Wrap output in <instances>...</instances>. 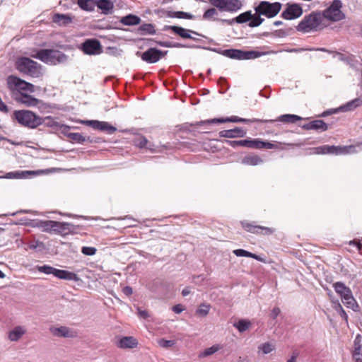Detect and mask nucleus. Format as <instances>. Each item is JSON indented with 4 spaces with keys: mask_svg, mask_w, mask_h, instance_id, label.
Here are the masks:
<instances>
[{
    "mask_svg": "<svg viewBox=\"0 0 362 362\" xmlns=\"http://www.w3.org/2000/svg\"><path fill=\"white\" fill-rule=\"evenodd\" d=\"M218 351V347L213 346L211 347L206 349L204 351L199 354V357L203 358L210 356Z\"/></svg>",
    "mask_w": 362,
    "mask_h": 362,
    "instance_id": "50",
    "label": "nucleus"
},
{
    "mask_svg": "<svg viewBox=\"0 0 362 362\" xmlns=\"http://www.w3.org/2000/svg\"><path fill=\"white\" fill-rule=\"evenodd\" d=\"M138 345L137 340L134 337H124L119 341L118 346L122 349H132Z\"/></svg>",
    "mask_w": 362,
    "mask_h": 362,
    "instance_id": "28",
    "label": "nucleus"
},
{
    "mask_svg": "<svg viewBox=\"0 0 362 362\" xmlns=\"http://www.w3.org/2000/svg\"><path fill=\"white\" fill-rule=\"evenodd\" d=\"M138 316L141 319H147L149 317V314L146 310H142L140 308H137Z\"/></svg>",
    "mask_w": 362,
    "mask_h": 362,
    "instance_id": "59",
    "label": "nucleus"
},
{
    "mask_svg": "<svg viewBox=\"0 0 362 362\" xmlns=\"http://www.w3.org/2000/svg\"><path fill=\"white\" fill-rule=\"evenodd\" d=\"M335 310L337 311L339 315L342 317V319L345 321L346 324L348 325V315L345 310L343 309L342 306L339 303H337L334 305Z\"/></svg>",
    "mask_w": 362,
    "mask_h": 362,
    "instance_id": "46",
    "label": "nucleus"
},
{
    "mask_svg": "<svg viewBox=\"0 0 362 362\" xmlns=\"http://www.w3.org/2000/svg\"><path fill=\"white\" fill-rule=\"evenodd\" d=\"M242 50L236 49H228L223 51V55L230 58L241 60Z\"/></svg>",
    "mask_w": 362,
    "mask_h": 362,
    "instance_id": "38",
    "label": "nucleus"
},
{
    "mask_svg": "<svg viewBox=\"0 0 362 362\" xmlns=\"http://www.w3.org/2000/svg\"><path fill=\"white\" fill-rule=\"evenodd\" d=\"M6 85L13 99H15V96H18V94L35 92L33 84L14 75H10L7 77Z\"/></svg>",
    "mask_w": 362,
    "mask_h": 362,
    "instance_id": "3",
    "label": "nucleus"
},
{
    "mask_svg": "<svg viewBox=\"0 0 362 362\" xmlns=\"http://www.w3.org/2000/svg\"><path fill=\"white\" fill-rule=\"evenodd\" d=\"M36 269L40 272L45 274H52L55 277L59 279L64 280H72L74 281H77L79 280L78 276L74 273L66 270L58 269L49 265H42L37 266Z\"/></svg>",
    "mask_w": 362,
    "mask_h": 362,
    "instance_id": "8",
    "label": "nucleus"
},
{
    "mask_svg": "<svg viewBox=\"0 0 362 362\" xmlns=\"http://www.w3.org/2000/svg\"><path fill=\"white\" fill-rule=\"evenodd\" d=\"M343 303L349 308H351L354 311H357L358 310V305L356 301L355 298L352 295V291H351L349 294H346L345 296L341 298Z\"/></svg>",
    "mask_w": 362,
    "mask_h": 362,
    "instance_id": "29",
    "label": "nucleus"
},
{
    "mask_svg": "<svg viewBox=\"0 0 362 362\" xmlns=\"http://www.w3.org/2000/svg\"><path fill=\"white\" fill-rule=\"evenodd\" d=\"M303 118L296 115L286 114L279 116L275 121H279L284 123L293 124L298 120H302Z\"/></svg>",
    "mask_w": 362,
    "mask_h": 362,
    "instance_id": "34",
    "label": "nucleus"
},
{
    "mask_svg": "<svg viewBox=\"0 0 362 362\" xmlns=\"http://www.w3.org/2000/svg\"><path fill=\"white\" fill-rule=\"evenodd\" d=\"M206 120H201L199 122H196L194 123H189V122H186V123H184L181 125L180 127V130L184 132H189V133H192V135L195 136L196 135V132L197 131L194 130V129H191L190 127H207L208 125H210L211 123H209V122H206ZM206 129H207L208 128L207 127H205ZM210 132L208 131V130H205V131H203V132H197V133H204V134H207V133H209Z\"/></svg>",
    "mask_w": 362,
    "mask_h": 362,
    "instance_id": "20",
    "label": "nucleus"
},
{
    "mask_svg": "<svg viewBox=\"0 0 362 362\" xmlns=\"http://www.w3.org/2000/svg\"><path fill=\"white\" fill-rule=\"evenodd\" d=\"M281 4L279 2L271 3L262 1L255 8V11L258 15H262L271 18L276 16L281 11Z\"/></svg>",
    "mask_w": 362,
    "mask_h": 362,
    "instance_id": "9",
    "label": "nucleus"
},
{
    "mask_svg": "<svg viewBox=\"0 0 362 362\" xmlns=\"http://www.w3.org/2000/svg\"><path fill=\"white\" fill-rule=\"evenodd\" d=\"M252 18V14L250 11L240 13L239 16L232 20H222L223 22L227 23L228 25H232L234 22L237 23H243L250 21Z\"/></svg>",
    "mask_w": 362,
    "mask_h": 362,
    "instance_id": "27",
    "label": "nucleus"
},
{
    "mask_svg": "<svg viewBox=\"0 0 362 362\" xmlns=\"http://www.w3.org/2000/svg\"><path fill=\"white\" fill-rule=\"evenodd\" d=\"M92 4H95L105 15L112 13L114 8V4L110 0H92Z\"/></svg>",
    "mask_w": 362,
    "mask_h": 362,
    "instance_id": "22",
    "label": "nucleus"
},
{
    "mask_svg": "<svg viewBox=\"0 0 362 362\" xmlns=\"http://www.w3.org/2000/svg\"><path fill=\"white\" fill-rule=\"evenodd\" d=\"M342 5L341 0H334L326 9L321 12L322 18H325L331 22H337L345 19L346 15L341 11Z\"/></svg>",
    "mask_w": 362,
    "mask_h": 362,
    "instance_id": "7",
    "label": "nucleus"
},
{
    "mask_svg": "<svg viewBox=\"0 0 362 362\" xmlns=\"http://www.w3.org/2000/svg\"><path fill=\"white\" fill-rule=\"evenodd\" d=\"M27 332L25 327L16 326L8 332V338L11 341H18Z\"/></svg>",
    "mask_w": 362,
    "mask_h": 362,
    "instance_id": "25",
    "label": "nucleus"
},
{
    "mask_svg": "<svg viewBox=\"0 0 362 362\" xmlns=\"http://www.w3.org/2000/svg\"><path fill=\"white\" fill-rule=\"evenodd\" d=\"M251 148H264V141L259 139H251Z\"/></svg>",
    "mask_w": 362,
    "mask_h": 362,
    "instance_id": "53",
    "label": "nucleus"
},
{
    "mask_svg": "<svg viewBox=\"0 0 362 362\" xmlns=\"http://www.w3.org/2000/svg\"><path fill=\"white\" fill-rule=\"evenodd\" d=\"M303 14V8L298 4H288L286 8L281 13V17L286 20H293Z\"/></svg>",
    "mask_w": 362,
    "mask_h": 362,
    "instance_id": "16",
    "label": "nucleus"
},
{
    "mask_svg": "<svg viewBox=\"0 0 362 362\" xmlns=\"http://www.w3.org/2000/svg\"><path fill=\"white\" fill-rule=\"evenodd\" d=\"M167 16L170 18L194 19L195 17L192 14L184 11H168Z\"/></svg>",
    "mask_w": 362,
    "mask_h": 362,
    "instance_id": "37",
    "label": "nucleus"
},
{
    "mask_svg": "<svg viewBox=\"0 0 362 362\" xmlns=\"http://www.w3.org/2000/svg\"><path fill=\"white\" fill-rule=\"evenodd\" d=\"M78 6L86 11H90V0H78Z\"/></svg>",
    "mask_w": 362,
    "mask_h": 362,
    "instance_id": "54",
    "label": "nucleus"
},
{
    "mask_svg": "<svg viewBox=\"0 0 362 362\" xmlns=\"http://www.w3.org/2000/svg\"><path fill=\"white\" fill-rule=\"evenodd\" d=\"M241 60L243 59H255L257 57H259L264 54H265V52H261L258 51H243L242 50L241 53Z\"/></svg>",
    "mask_w": 362,
    "mask_h": 362,
    "instance_id": "41",
    "label": "nucleus"
},
{
    "mask_svg": "<svg viewBox=\"0 0 362 362\" xmlns=\"http://www.w3.org/2000/svg\"><path fill=\"white\" fill-rule=\"evenodd\" d=\"M362 105V100L360 98H356L351 101H349L344 105L340 106L339 108L337 109H332L330 110L324 112L322 115V117H325L328 115L332 114V113H337L339 111L341 112H348V111H352L355 110L356 107H360Z\"/></svg>",
    "mask_w": 362,
    "mask_h": 362,
    "instance_id": "15",
    "label": "nucleus"
},
{
    "mask_svg": "<svg viewBox=\"0 0 362 362\" xmlns=\"http://www.w3.org/2000/svg\"><path fill=\"white\" fill-rule=\"evenodd\" d=\"M211 305L207 303H202L195 311V315L198 317H204L209 313Z\"/></svg>",
    "mask_w": 362,
    "mask_h": 362,
    "instance_id": "42",
    "label": "nucleus"
},
{
    "mask_svg": "<svg viewBox=\"0 0 362 362\" xmlns=\"http://www.w3.org/2000/svg\"><path fill=\"white\" fill-rule=\"evenodd\" d=\"M158 344L163 348H170L175 344V340H166L161 339L158 341Z\"/></svg>",
    "mask_w": 362,
    "mask_h": 362,
    "instance_id": "52",
    "label": "nucleus"
},
{
    "mask_svg": "<svg viewBox=\"0 0 362 362\" xmlns=\"http://www.w3.org/2000/svg\"><path fill=\"white\" fill-rule=\"evenodd\" d=\"M168 51H162L155 47H151L143 53L137 52L136 55H140L141 59L148 64H155L160 59L167 55Z\"/></svg>",
    "mask_w": 362,
    "mask_h": 362,
    "instance_id": "10",
    "label": "nucleus"
},
{
    "mask_svg": "<svg viewBox=\"0 0 362 362\" xmlns=\"http://www.w3.org/2000/svg\"><path fill=\"white\" fill-rule=\"evenodd\" d=\"M259 349H261L264 354H267L274 349V346L269 342H266L261 344Z\"/></svg>",
    "mask_w": 362,
    "mask_h": 362,
    "instance_id": "48",
    "label": "nucleus"
},
{
    "mask_svg": "<svg viewBox=\"0 0 362 362\" xmlns=\"http://www.w3.org/2000/svg\"><path fill=\"white\" fill-rule=\"evenodd\" d=\"M291 30V29H289L288 30H285L283 29L276 30L275 31V35L279 37H284L288 35V31Z\"/></svg>",
    "mask_w": 362,
    "mask_h": 362,
    "instance_id": "58",
    "label": "nucleus"
},
{
    "mask_svg": "<svg viewBox=\"0 0 362 362\" xmlns=\"http://www.w3.org/2000/svg\"><path fill=\"white\" fill-rule=\"evenodd\" d=\"M103 52L100 42L97 39H92V55L99 54Z\"/></svg>",
    "mask_w": 362,
    "mask_h": 362,
    "instance_id": "45",
    "label": "nucleus"
},
{
    "mask_svg": "<svg viewBox=\"0 0 362 362\" xmlns=\"http://www.w3.org/2000/svg\"><path fill=\"white\" fill-rule=\"evenodd\" d=\"M49 331L54 336L57 337L75 338L78 336L76 331L66 326L59 327H51Z\"/></svg>",
    "mask_w": 362,
    "mask_h": 362,
    "instance_id": "17",
    "label": "nucleus"
},
{
    "mask_svg": "<svg viewBox=\"0 0 362 362\" xmlns=\"http://www.w3.org/2000/svg\"><path fill=\"white\" fill-rule=\"evenodd\" d=\"M303 129L306 130H317L320 132H325L328 129V124L322 120H313L305 123L304 124H300Z\"/></svg>",
    "mask_w": 362,
    "mask_h": 362,
    "instance_id": "21",
    "label": "nucleus"
},
{
    "mask_svg": "<svg viewBox=\"0 0 362 362\" xmlns=\"http://www.w3.org/2000/svg\"><path fill=\"white\" fill-rule=\"evenodd\" d=\"M149 42H153L156 44L163 47H176V48H180V47H185L186 46L180 44L179 42H172L169 41H156L153 39H148Z\"/></svg>",
    "mask_w": 362,
    "mask_h": 362,
    "instance_id": "40",
    "label": "nucleus"
},
{
    "mask_svg": "<svg viewBox=\"0 0 362 362\" xmlns=\"http://www.w3.org/2000/svg\"><path fill=\"white\" fill-rule=\"evenodd\" d=\"M86 54L90 55V39H87L83 44L79 47Z\"/></svg>",
    "mask_w": 362,
    "mask_h": 362,
    "instance_id": "49",
    "label": "nucleus"
},
{
    "mask_svg": "<svg viewBox=\"0 0 362 362\" xmlns=\"http://www.w3.org/2000/svg\"><path fill=\"white\" fill-rule=\"evenodd\" d=\"M41 171H34V170H18L13 172H9L6 173L4 176L0 177V178H6V179H25L28 178L31 175H39Z\"/></svg>",
    "mask_w": 362,
    "mask_h": 362,
    "instance_id": "19",
    "label": "nucleus"
},
{
    "mask_svg": "<svg viewBox=\"0 0 362 362\" xmlns=\"http://www.w3.org/2000/svg\"><path fill=\"white\" fill-rule=\"evenodd\" d=\"M163 30H164V31L172 30L175 34L179 35L180 37H181L183 39H192L195 41L198 40V39L192 37L190 35V33L194 34L195 35H198V36H203L202 35L198 33L197 32H196L194 30L185 29L182 27L177 26V25H165L163 27Z\"/></svg>",
    "mask_w": 362,
    "mask_h": 362,
    "instance_id": "14",
    "label": "nucleus"
},
{
    "mask_svg": "<svg viewBox=\"0 0 362 362\" xmlns=\"http://www.w3.org/2000/svg\"><path fill=\"white\" fill-rule=\"evenodd\" d=\"M353 358H354L356 362H362V351H359V354H356V352H353Z\"/></svg>",
    "mask_w": 362,
    "mask_h": 362,
    "instance_id": "64",
    "label": "nucleus"
},
{
    "mask_svg": "<svg viewBox=\"0 0 362 362\" xmlns=\"http://www.w3.org/2000/svg\"><path fill=\"white\" fill-rule=\"evenodd\" d=\"M274 120L273 119H245L242 118L241 122L243 123H255V122H260V123H272Z\"/></svg>",
    "mask_w": 362,
    "mask_h": 362,
    "instance_id": "51",
    "label": "nucleus"
},
{
    "mask_svg": "<svg viewBox=\"0 0 362 362\" xmlns=\"http://www.w3.org/2000/svg\"><path fill=\"white\" fill-rule=\"evenodd\" d=\"M133 144L139 148H146L153 151L154 145L143 135L138 134L132 141Z\"/></svg>",
    "mask_w": 362,
    "mask_h": 362,
    "instance_id": "24",
    "label": "nucleus"
},
{
    "mask_svg": "<svg viewBox=\"0 0 362 362\" xmlns=\"http://www.w3.org/2000/svg\"><path fill=\"white\" fill-rule=\"evenodd\" d=\"M233 252L237 257H250V258L255 259L260 261V262H264L262 258L260 256H259L256 254L252 253L250 252H248L247 250H245L243 249L234 250L233 251Z\"/></svg>",
    "mask_w": 362,
    "mask_h": 362,
    "instance_id": "35",
    "label": "nucleus"
},
{
    "mask_svg": "<svg viewBox=\"0 0 362 362\" xmlns=\"http://www.w3.org/2000/svg\"><path fill=\"white\" fill-rule=\"evenodd\" d=\"M42 245V243L39 240H33L30 242L28 245V248L32 250H35L39 246Z\"/></svg>",
    "mask_w": 362,
    "mask_h": 362,
    "instance_id": "60",
    "label": "nucleus"
},
{
    "mask_svg": "<svg viewBox=\"0 0 362 362\" xmlns=\"http://www.w3.org/2000/svg\"><path fill=\"white\" fill-rule=\"evenodd\" d=\"M242 118L238 117L237 116H232L230 117L226 118H214L211 119H206V122L211 123V124H221L226 122H241Z\"/></svg>",
    "mask_w": 362,
    "mask_h": 362,
    "instance_id": "33",
    "label": "nucleus"
},
{
    "mask_svg": "<svg viewBox=\"0 0 362 362\" xmlns=\"http://www.w3.org/2000/svg\"><path fill=\"white\" fill-rule=\"evenodd\" d=\"M31 226L40 228L42 231L64 235L70 230V224L64 222H59L55 221H35Z\"/></svg>",
    "mask_w": 362,
    "mask_h": 362,
    "instance_id": "5",
    "label": "nucleus"
},
{
    "mask_svg": "<svg viewBox=\"0 0 362 362\" xmlns=\"http://www.w3.org/2000/svg\"><path fill=\"white\" fill-rule=\"evenodd\" d=\"M14 100L28 107H37L42 109L45 106L42 100L32 96L30 93L18 94V96H15Z\"/></svg>",
    "mask_w": 362,
    "mask_h": 362,
    "instance_id": "12",
    "label": "nucleus"
},
{
    "mask_svg": "<svg viewBox=\"0 0 362 362\" xmlns=\"http://www.w3.org/2000/svg\"><path fill=\"white\" fill-rule=\"evenodd\" d=\"M73 17L70 14L54 13L52 22L59 26H66L72 23Z\"/></svg>",
    "mask_w": 362,
    "mask_h": 362,
    "instance_id": "26",
    "label": "nucleus"
},
{
    "mask_svg": "<svg viewBox=\"0 0 362 362\" xmlns=\"http://www.w3.org/2000/svg\"><path fill=\"white\" fill-rule=\"evenodd\" d=\"M92 129L102 132L112 134L117 131V128L107 122L93 120L91 122Z\"/></svg>",
    "mask_w": 362,
    "mask_h": 362,
    "instance_id": "18",
    "label": "nucleus"
},
{
    "mask_svg": "<svg viewBox=\"0 0 362 362\" xmlns=\"http://www.w3.org/2000/svg\"><path fill=\"white\" fill-rule=\"evenodd\" d=\"M240 225L246 231L257 235H269L275 232V229L273 228L256 225L255 222L250 223L246 221H240Z\"/></svg>",
    "mask_w": 362,
    "mask_h": 362,
    "instance_id": "11",
    "label": "nucleus"
},
{
    "mask_svg": "<svg viewBox=\"0 0 362 362\" xmlns=\"http://www.w3.org/2000/svg\"><path fill=\"white\" fill-rule=\"evenodd\" d=\"M120 22L125 25H136L140 23L141 18L134 14H128L122 17Z\"/></svg>",
    "mask_w": 362,
    "mask_h": 362,
    "instance_id": "32",
    "label": "nucleus"
},
{
    "mask_svg": "<svg viewBox=\"0 0 362 362\" xmlns=\"http://www.w3.org/2000/svg\"><path fill=\"white\" fill-rule=\"evenodd\" d=\"M264 21V18H261V15H258L255 13L252 15V18L250 19L249 26L254 28L260 25Z\"/></svg>",
    "mask_w": 362,
    "mask_h": 362,
    "instance_id": "44",
    "label": "nucleus"
},
{
    "mask_svg": "<svg viewBox=\"0 0 362 362\" xmlns=\"http://www.w3.org/2000/svg\"><path fill=\"white\" fill-rule=\"evenodd\" d=\"M242 163L247 165H257L262 163L263 160L257 155L250 154L243 158Z\"/></svg>",
    "mask_w": 362,
    "mask_h": 362,
    "instance_id": "31",
    "label": "nucleus"
},
{
    "mask_svg": "<svg viewBox=\"0 0 362 362\" xmlns=\"http://www.w3.org/2000/svg\"><path fill=\"white\" fill-rule=\"evenodd\" d=\"M313 153L315 154H346L349 152L348 148L346 146H329V145H323L321 146H318L313 148Z\"/></svg>",
    "mask_w": 362,
    "mask_h": 362,
    "instance_id": "13",
    "label": "nucleus"
},
{
    "mask_svg": "<svg viewBox=\"0 0 362 362\" xmlns=\"http://www.w3.org/2000/svg\"><path fill=\"white\" fill-rule=\"evenodd\" d=\"M281 310L278 307H275L272 309L271 313H270V317L273 320H275L278 315L280 314Z\"/></svg>",
    "mask_w": 362,
    "mask_h": 362,
    "instance_id": "61",
    "label": "nucleus"
},
{
    "mask_svg": "<svg viewBox=\"0 0 362 362\" xmlns=\"http://www.w3.org/2000/svg\"><path fill=\"white\" fill-rule=\"evenodd\" d=\"M322 21L320 11L312 12L305 16L297 26V30L303 33H308L317 30Z\"/></svg>",
    "mask_w": 362,
    "mask_h": 362,
    "instance_id": "6",
    "label": "nucleus"
},
{
    "mask_svg": "<svg viewBox=\"0 0 362 362\" xmlns=\"http://www.w3.org/2000/svg\"><path fill=\"white\" fill-rule=\"evenodd\" d=\"M242 6L240 0H226L223 11L235 12L239 10Z\"/></svg>",
    "mask_w": 362,
    "mask_h": 362,
    "instance_id": "30",
    "label": "nucleus"
},
{
    "mask_svg": "<svg viewBox=\"0 0 362 362\" xmlns=\"http://www.w3.org/2000/svg\"><path fill=\"white\" fill-rule=\"evenodd\" d=\"M33 57L37 59L43 63L55 66L60 64H64L68 61V56L58 49H42L38 50Z\"/></svg>",
    "mask_w": 362,
    "mask_h": 362,
    "instance_id": "2",
    "label": "nucleus"
},
{
    "mask_svg": "<svg viewBox=\"0 0 362 362\" xmlns=\"http://www.w3.org/2000/svg\"><path fill=\"white\" fill-rule=\"evenodd\" d=\"M354 351L356 354H359V351H362V337L360 334H358L354 341Z\"/></svg>",
    "mask_w": 362,
    "mask_h": 362,
    "instance_id": "47",
    "label": "nucleus"
},
{
    "mask_svg": "<svg viewBox=\"0 0 362 362\" xmlns=\"http://www.w3.org/2000/svg\"><path fill=\"white\" fill-rule=\"evenodd\" d=\"M15 67L19 73L32 78L43 75V67L37 62L27 57H19L15 61Z\"/></svg>",
    "mask_w": 362,
    "mask_h": 362,
    "instance_id": "1",
    "label": "nucleus"
},
{
    "mask_svg": "<svg viewBox=\"0 0 362 362\" xmlns=\"http://www.w3.org/2000/svg\"><path fill=\"white\" fill-rule=\"evenodd\" d=\"M333 287L336 293L339 294L341 298L345 296L346 294H349L351 291L349 287H347L344 283L341 281L334 283L333 284Z\"/></svg>",
    "mask_w": 362,
    "mask_h": 362,
    "instance_id": "36",
    "label": "nucleus"
},
{
    "mask_svg": "<svg viewBox=\"0 0 362 362\" xmlns=\"http://www.w3.org/2000/svg\"><path fill=\"white\" fill-rule=\"evenodd\" d=\"M138 31L141 35H153L156 33L154 25L151 23H144L141 25L138 28Z\"/></svg>",
    "mask_w": 362,
    "mask_h": 362,
    "instance_id": "39",
    "label": "nucleus"
},
{
    "mask_svg": "<svg viewBox=\"0 0 362 362\" xmlns=\"http://www.w3.org/2000/svg\"><path fill=\"white\" fill-rule=\"evenodd\" d=\"M217 11L216 10V8H209L207 9L204 15H203V18L204 19H210L211 18L214 16L215 15H217Z\"/></svg>",
    "mask_w": 362,
    "mask_h": 362,
    "instance_id": "55",
    "label": "nucleus"
},
{
    "mask_svg": "<svg viewBox=\"0 0 362 362\" xmlns=\"http://www.w3.org/2000/svg\"><path fill=\"white\" fill-rule=\"evenodd\" d=\"M122 293L127 296H129L132 294L133 293V290H132V288L131 286H124L123 288H122Z\"/></svg>",
    "mask_w": 362,
    "mask_h": 362,
    "instance_id": "63",
    "label": "nucleus"
},
{
    "mask_svg": "<svg viewBox=\"0 0 362 362\" xmlns=\"http://www.w3.org/2000/svg\"><path fill=\"white\" fill-rule=\"evenodd\" d=\"M349 245H356L357 249H358V251L360 253H362V244L359 241H358L356 240H351L349 242Z\"/></svg>",
    "mask_w": 362,
    "mask_h": 362,
    "instance_id": "62",
    "label": "nucleus"
},
{
    "mask_svg": "<svg viewBox=\"0 0 362 362\" xmlns=\"http://www.w3.org/2000/svg\"><path fill=\"white\" fill-rule=\"evenodd\" d=\"M251 323L247 320H240L238 322L233 324V326L238 329L240 332H244L247 330Z\"/></svg>",
    "mask_w": 362,
    "mask_h": 362,
    "instance_id": "43",
    "label": "nucleus"
},
{
    "mask_svg": "<svg viewBox=\"0 0 362 362\" xmlns=\"http://www.w3.org/2000/svg\"><path fill=\"white\" fill-rule=\"evenodd\" d=\"M245 134L246 132L242 127H235L232 129L222 130L219 132V136L225 138L243 137Z\"/></svg>",
    "mask_w": 362,
    "mask_h": 362,
    "instance_id": "23",
    "label": "nucleus"
},
{
    "mask_svg": "<svg viewBox=\"0 0 362 362\" xmlns=\"http://www.w3.org/2000/svg\"><path fill=\"white\" fill-rule=\"evenodd\" d=\"M238 146H243L251 148V139L238 140Z\"/></svg>",
    "mask_w": 362,
    "mask_h": 362,
    "instance_id": "57",
    "label": "nucleus"
},
{
    "mask_svg": "<svg viewBox=\"0 0 362 362\" xmlns=\"http://www.w3.org/2000/svg\"><path fill=\"white\" fill-rule=\"evenodd\" d=\"M226 0H210V3L214 6L218 8L220 11H223Z\"/></svg>",
    "mask_w": 362,
    "mask_h": 362,
    "instance_id": "56",
    "label": "nucleus"
},
{
    "mask_svg": "<svg viewBox=\"0 0 362 362\" xmlns=\"http://www.w3.org/2000/svg\"><path fill=\"white\" fill-rule=\"evenodd\" d=\"M13 117L21 125L30 129H35L43 123V119L41 117L27 110H15Z\"/></svg>",
    "mask_w": 362,
    "mask_h": 362,
    "instance_id": "4",
    "label": "nucleus"
}]
</instances>
